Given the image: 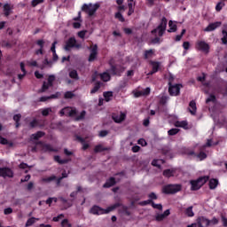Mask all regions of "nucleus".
Instances as JSON below:
<instances>
[{
    "mask_svg": "<svg viewBox=\"0 0 227 227\" xmlns=\"http://www.w3.org/2000/svg\"><path fill=\"white\" fill-rule=\"evenodd\" d=\"M212 146V139H207L206 145L202 146V148H207Z\"/></svg>",
    "mask_w": 227,
    "mask_h": 227,
    "instance_id": "680f3d73",
    "label": "nucleus"
},
{
    "mask_svg": "<svg viewBox=\"0 0 227 227\" xmlns=\"http://www.w3.org/2000/svg\"><path fill=\"white\" fill-rule=\"evenodd\" d=\"M125 118H127V114L125 113H121L113 116V120L115 121V123H121Z\"/></svg>",
    "mask_w": 227,
    "mask_h": 227,
    "instance_id": "dca6fc26",
    "label": "nucleus"
},
{
    "mask_svg": "<svg viewBox=\"0 0 227 227\" xmlns=\"http://www.w3.org/2000/svg\"><path fill=\"white\" fill-rule=\"evenodd\" d=\"M27 63H28L29 67H36L37 66L36 60L28 61Z\"/></svg>",
    "mask_w": 227,
    "mask_h": 227,
    "instance_id": "774afa93",
    "label": "nucleus"
},
{
    "mask_svg": "<svg viewBox=\"0 0 227 227\" xmlns=\"http://www.w3.org/2000/svg\"><path fill=\"white\" fill-rule=\"evenodd\" d=\"M210 179V176H204L201 177H199L197 180L191 181V185H192V191H198L203 187L208 182Z\"/></svg>",
    "mask_w": 227,
    "mask_h": 227,
    "instance_id": "7ed1b4c3",
    "label": "nucleus"
},
{
    "mask_svg": "<svg viewBox=\"0 0 227 227\" xmlns=\"http://www.w3.org/2000/svg\"><path fill=\"white\" fill-rule=\"evenodd\" d=\"M197 224L199 227H207L210 226V220L205 218V216H200L197 218Z\"/></svg>",
    "mask_w": 227,
    "mask_h": 227,
    "instance_id": "f8f14e48",
    "label": "nucleus"
},
{
    "mask_svg": "<svg viewBox=\"0 0 227 227\" xmlns=\"http://www.w3.org/2000/svg\"><path fill=\"white\" fill-rule=\"evenodd\" d=\"M189 155H194L196 157L197 160H205V158L207 157V153H200L198 155L194 153V152L189 153Z\"/></svg>",
    "mask_w": 227,
    "mask_h": 227,
    "instance_id": "412c9836",
    "label": "nucleus"
},
{
    "mask_svg": "<svg viewBox=\"0 0 227 227\" xmlns=\"http://www.w3.org/2000/svg\"><path fill=\"white\" fill-rule=\"evenodd\" d=\"M160 164H164L163 160H153L152 161V165L154 166L155 168H160Z\"/></svg>",
    "mask_w": 227,
    "mask_h": 227,
    "instance_id": "f704fd0d",
    "label": "nucleus"
},
{
    "mask_svg": "<svg viewBox=\"0 0 227 227\" xmlns=\"http://www.w3.org/2000/svg\"><path fill=\"white\" fill-rule=\"evenodd\" d=\"M151 65L153 67V70L148 73V75H153V74H157V72H159V68H160V62L151 61Z\"/></svg>",
    "mask_w": 227,
    "mask_h": 227,
    "instance_id": "2eb2a0df",
    "label": "nucleus"
},
{
    "mask_svg": "<svg viewBox=\"0 0 227 227\" xmlns=\"http://www.w3.org/2000/svg\"><path fill=\"white\" fill-rule=\"evenodd\" d=\"M168 26V20L163 17L161 19L160 24L158 26V27L152 31V33H157L158 36H162L164 35V31H166V27Z\"/></svg>",
    "mask_w": 227,
    "mask_h": 227,
    "instance_id": "39448f33",
    "label": "nucleus"
},
{
    "mask_svg": "<svg viewBox=\"0 0 227 227\" xmlns=\"http://www.w3.org/2000/svg\"><path fill=\"white\" fill-rule=\"evenodd\" d=\"M114 184H116V181L114 180V178H110L106 181V183L103 185V187H113V185H114Z\"/></svg>",
    "mask_w": 227,
    "mask_h": 227,
    "instance_id": "c85d7f7f",
    "label": "nucleus"
},
{
    "mask_svg": "<svg viewBox=\"0 0 227 227\" xmlns=\"http://www.w3.org/2000/svg\"><path fill=\"white\" fill-rule=\"evenodd\" d=\"M219 185V180L217 179H210L209 180V188L210 189H216Z\"/></svg>",
    "mask_w": 227,
    "mask_h": 227,
    "instance_id": "a878e982",
    "label": "nucleus"
},
{
    "mask_svg": "<svg viewBox=\"0 0 227 227\" xmlns=\"http://www.w3.org/2000/svg\"><path fill=\"white\" fill-rule=\"evenodd\" d=\"M61 227H72V223H70L68 219H64L61 222Z\"/></svg>",
    "mask_w": 227,
    "mask_h": 227,
    "instance_id": "ea45409f",
    "label": "nucleus"
},
{
    "mask_svg": "<svg viewBox=\"0 0 227 227\" xmlns=\"http://www.w3.org/2000/svg\"><path fill=\"white\" fill-rule=\"evenodd\" d=\"M74 47H75V49H81V44H77V40H75V37H71L67 40L65 50L70 51Z\"/></svg>",
    "mask_w": 227,
    "mask_h": 227,
    "instance_id": "1a4fd4ad",
    "label": "nucleus"
},
{
    "mask_svg": "<svg viewBox=\"0 0 227 227\" xmlns=\"http://www.w3.org/2000/svg\"><path fill=\"white\" fill-rule=\"evenodd\" d=\"M195 48L197 51H201V52H205V54H208L210 51V45L207 43L205 41H197L195 44Z\"/></svg>",
    "mask_w": 227,
    "mask_h": 227,
    "instance_id": "0eeeda50",
    "label": "nucleus"
},
{
    "mask_svg": "<svg viewBox=\"0 0 227 227\" xmlns=\"http://www.w3.org/2000/svg\"><path fill=\"white\" fill-rule=\"evenodd\" d=\"M180 132L178 129H171L168 131V136H176V133Z\"/></svg>",
    "mask_w": 227,
    "mask_h": 227,
    "instance_id": "79ce46f5",
    "label": "nucleus"
},
{
    "mask_svg": "<svg viewBox=\"0 0 227 227\" xmlns=\"http://www.w3.org/2000/svg\"><path fill=\"white\" fill-rule=\"evenodd\" d=\"M20 70L22 71V73L24 74V75H26L27 72H26V65H24V62H21L20 64Z\"/></svg>",
    "mask_w": 227,
    "mask_h": 227,
    "instance_id": "bf43d9fd",
    "label": "nucleus"
},
{
    "mask_svg": "<svg viewBox=\"0 0 227 227\" xmlns=\"http://www.w3.org/2000/svg\"><path fill=\"white\" fill-rule=\"evenodd\" d=\"M12 7L10 4H5L4 5V13L5 17H8L12 13Z\"/></svg>",
    "mask_w": 227,
    "mask_h": 227,
    "instance_id": "b1692460",
    "label": "nucleus"
},
{
    "mask_svg": "<svg viewBox=\"0 0 227 227\" xmlns=\"http://www.w3.org/2000/svg\"><path fill=\"white\" fill-rule=\"evenodd\" d=\"M223 37H222V42L226 45L227 43V32L226 30H223Z\"/></svg>",
    "mask_w": 227,
    "mask_h": 227,
    "instance_id": "09e8293b",
    "label": "nucleus"
},
{
    "mask_svg": "<svg viewBox=\"0 0 227 227\" xmlns=\"http://www.w3.org/2000/svg\"><path fill=\"white\" fill-rule=\"evenodd\" d=\"M174 125L180 129H187L189 124L187 123V121H176L174 122Z\"/></svg>",
    "mask_w": 227,
    "mask_h": 227,
    "instance_id": "aec40b11",
    "label": "nucleus"
},
{
    "mask_svg": "<svg viewBox=\"0 0 227 227\" xmlns=\"http://www.w3.org/2000/svg\"><path fill=\"white\" fill-rule=\"evenodd\" d=\"M55 178H56V176H51L50 177H45L41 179V182L43 184H51V182H52Z\"/></svg>",
    "mask_w": 227,
    "mask_h": 227,
    "instance_id": "473e14b6",
    "label": "nucleus"
},
{
    "mask_svg": "<svg viewBox=\"0 0 227 227\" xmlns=\"http://www.w3.org/2000/svg\"><path fill=\"white\" fill-rule=\"evenodd\" d=\"M98 90H100V85H96L91 90L90 93H97V91H98Z\"/></svg>",
    "mask_w": 227,
    "mask_h": 227,
    "instance_id": "0e129e2a",
    "label": "nucleus"
},
{
    "mask_svg": "<svg viewBox=\"0 0 227 227\" xmlns=\"http://www.w3.org/2000/svg\"><path fill=\"white\" fill-rule=\"evenodd\" d=\"M215 224H219V219L213 217L212 220H209V226H215Z\"/></svg>",
    "mask_w": 227,
    "mask_h": 227,
    "instance_id": "c03bdc74",
    "label": "nucleus"
},
{
    "mask_svg": "<svg viewBox=\"0 0 227 227\" xmlns=\"http://www.w3.org/2000/svg\"><path fill=\"white\" fill-rule=\"evenodd\" d=\"M128 8H129L128 15L129 17H130V15L134 13V8H136V0H128Z\"/></svg>",
    "mask_w": 227,
    "mask_h": 227,
    "instance_id": "f3484780",
    "label": "nucleus"
},
{
    "mask_svg": "<svg viewBox=\"0 0 227 227\" xmlns=\"http://www.w3.org/2000/svg\"><path fill=\"white\" fill-rule=\"evenodd\" d=\"M65 98H74L75 97V94L72 91H67L64 95Z\"/></svg>",
    "mask_w": 227,
    "mask_h": 227,
    "instance_id": "49530a36",
    "label": "nucleus"
},
{
    "mask_svg": "<svg viewBox=\"0 0 227 227\" xmlns=\"http://www.w3.org/2000/svg\"><path fill=\"white\" fill-rule=\"evenodd\" d=\"M175 175V170L166 169L163 171V176L166 178H171Z\"/></svg>",
    "mask_w": 227,
    "mask_h": 227,
    "instance_id": "cd10ccee",
    "label": "nucleus"
},
{
    "mask_svg": "<svg viewBox=\"0 0 227 227\" xmlns=\"http://www.w3.org/2000/svg\"><path fill=\"white\" fill-rule=\"evenodd\" d=\"M115 19H118L121 22H125V18H123V15L120 12L115 13Z\"/></svg>",
    "mask_w": 227,
    "mask_h": 227,
    "instance_id": "37998d69",
    "label": "nucleus"
},
{
    "mask_svg": "<svg viewBox=\"0 0 227 227\" xmlns=\"http://www.w3.org/2000/svg\"><path fill=\"white\" fill-rule=\"evenodd\" d=\"M77 116V110L74 107L67 106L60 111L61 116Z\"/></svg>",
    "mask_w": 227,
    "mask_h": 227,
    "instance_id": "6e6552de",
    "label": "nucleus"
},
{
    "mask_svg": "<svg viewBox=\"0 0 227 227\" xmlns=\"http://www.w3.org/2000/svg\"><path fill=\"white\" fill-rule=\"evenodd\" d=\"M223 8H224V3L219 2L216 4V5H215L216 12H221L223 10Z\"/></svg>",
    "mask_w": 227,
    "mask_h": 227,
    "instance_id": "a19ab883",
    "label": "nucleus"
},
{
    "mask_svg": "<svg viewBox=\"0 0 227 227\" xmlns=\"http://www.w3.org/2000/svg\"><path fill=\"white\" fill-rule=\"evenodd\" d=\"M20 118H22V115H20V114H18L14 115V117H13L14 121H16L17 128H19V121H20Z\"/></svg>",
    "mask_w": 227,
    "mask_h": 227,
    "instance_id": "a18cd8bd",
    "label": "nucleus"
},
{
    "mask_svg": "<svg viewBox=\"0 0 227 227\" xmlns=\"http://www.w3.org/2000/svg\"><path fill=\"white\" fill-rule=\"evenodd\" d=\"M86 116V112L82 111L80 114V116L76 117L75 120L76 121H79V120H84V117Z\"/></svg>",
    "mask_w": 227,
    "mask_h": 227,
    "instance_id": "864d4df0",
    "label": "nucleus"
},
{
    "mask_svg": "<svg viewBox=\"0 0 227 227\" xmlns=\"http://www.w3.org/2000/svg\"><path fill=\"white\" fill-rule=\"evenodd\" d=\"M219 26H221V22L219 21L215 23H210L206 28H204V31L206 33H209L210 31H215V29L219 27Z\"/></svg>",
    "mask_w": 227,
    "mask_h": 227,
    "instance_id": "4468645a",
    "label": "nucleus"
},
{
    "mask_svg": "<svg viewBox=\"0 0 227 227\" xmlns=\"http://www.w3.org/2000/svg\"><path fill=\"white\" fill-rule=\"evenodd\" d=\"M223 226L227 227V218L226 216H222Z\"/></svg>",
    "mask_w": 227,
    "mask_h": 227,
    "instance_id": "69168bd1",
    "label": "nucleus"
},
{
    "mask_svg": "<svg viewBox=\"0 0 227 227\" xmlns=\"http://www.w3.org/2000/svg\"><path fill=\"white\" fill-rule=\"evenodd\" d=\"M169 28L168 29V33H176V23L173 20H169L168 22Z\"/></svg>",
    "mask_w": 227,
    "mask_h": 227,
    "instance_id": "5701e85b",
    "label": "nucleus"
},
{
    "mask_svg": "<svg viewBox=\"0 0 227 227\" xmlns=\"http://www.w3.org/2000/svg\"><path fill=\"white\" fill-rule=\"evenodd\" d=\"M59 97V92H57L56 94H53L50 97H41L40 102H47V100H51V98H58Z\"/></svg>",
    "mask_w": 227,
    "mask_h": 227,
    "instance_id": "393cba45",
    "label": "nucleus"
},
{
    "mask_svg": "<svg viewBox=\"0 0 227 227\" xmlns=\"http://www.w3.org/2000/svg\"><path fill=\"white\" fill-rule=\"evenodd\" d=\"M118 207H120V203L114 204L106 209L98 206H94L90 209V214H93V215H102L104 214H109L110 212H113V210H116Z\"/></svg>",
    "mask_w": 227,
    "mask_h": 227,
    "instance_id": "f257e3e1",
    "label": "nucleus"
},
{
    "mask_svg": "<svg viewBox=\"0 0 227 227\" xmlns=\"http://www.w3.org/2000/svg\"><path fill=\"white\" fill-rule=\"evenodd\" d=\"M100 79L105 82H107V81H111V74H109L107 72H105L100 74Z\"/></svg>",
    "mask_w": 227,
    "mask_h": 227,
    "instance_id": "bb28decb",
    "label": "nucleus"
},
{
    "mask_svg": "<svg viewBox=\"0 0 227 227\" xmlns=\"http://www.w3.org/2000/svg\"><path fill=\"white\" fill-rule=\"evenodd\" d=\"M90 51L88 61L92 62L97 59V55L98 54V46L94 44L92 48H89Z\"/></svg>",
    "mask_w": 227,
    "mask_h": 227,
    "instance_id": "9b49d317",
    "label": "nucleus"
},
{
    "mask_svg": "<svg viewBox=\"0 0 227 227\" xmlns=\"http://www.w3.org/2000/svg\"><path fill=\"white\" fill-rule=\"evenodd\" d=\"M12 212H13V209H12V207H7V208H5V209L4 210V214L5 215H8L12 214Z\"/></svg>",
    "mask_w": 227,
    "mask_h": 227,
    "instance_id": "052dcab7",
    "label": "nucleus"
},
{
    "mask_svg": "<svg viewBox=\"0 0 227 227\" xmlns=\"http://www.w3.org/2000/svg\"><path fill=\"white\" fill-rule=\"evenodd\" d=\"M55 80H56V76H54V74L50 75L48 77V83L44 82L42 86V89L39 91L41 93L47 91V89L51 88V86H52V82H54Z\"/></svg>",
    "mask_w": 227,
    "mask_h": 227,
    "instance_id": "9d476101",
    "label": "nucleus"
},
{
    "mask_svg": "<svg viewBox=\"0 0 227 227\" xmlns=\"http://www.w3.org/2000/svg\"><path fill=\"white\" fill-rule=\"evenodd\" d=\"M138 145H141V146H146L147 143H146V140H145V138H140L138 141H137Z\"/></svg>",
    "mask_w": 227,
    "mask_h": 227,
    "instance_id": "6e6d98bb",
    "label": "nucleus"
},
{
    "mask_svg": "<svg viewBox=\"0 0 227 227\" xmlns=\"http://www.w3.org/2000/svg\"><path fill=\"white\" fill-rule=\"evenodd\" d=\"M0 144L1 145H8V139H6L3 137H0Z\"/></svg>",
    "mask_w": 227,
    "mask_h": 227,
    "instance_id": "e2e57ef3",
    "label": "nucleus"
},
{
    "mask_svg": "<svg viewBox=\"0 0 227 227\" xmlns=\"http://www.w3.org/2000/svg\"><path fill=\"white\" fill-rule=\"evenodd\" d=\"M182 191V185L180 184H168L163 186L162 192L164 194H176Z\"/></svg>",
    "mask_w": 227,
    "mask_h": 227,
    "instance_id": "20e7f679",
    "label": "nucleus"
},
{
    "mask_svg": "<svg viewBox=\"0 0 227 227\" xmlns=\"http://www.w3.org/2000/svg\"><path fill=\"white\" fill-rule=\"evenodd\" d=\"M73 20H74L73 23V27H74V29H79L81 27V24H82V20H81V12H79L78 17L74 18Z\"/></svg>",
    "mask_w": 227,
    "mask_h": 227,
    "instance_id": "a211bd4d",
    "label": "nucleus"
},
{
    "mask_svg": "<svg viewBox=\"0 0 227 227\" xmlns=\"http://www.w3.org/2000/svg\"><path fill=\"white\" fill-rule=\"evenodd\" d=\"M42 3H43V0H32L31 5L35 8L38 4H42Z\"/></svg>",
    "mask_w": 227,
    "mask_h": 227,
    "instance_id": "de8ad7c7",
    "label": "nucleus"
},
{
    "mask_svg": "<svg viewBox=\"0 0 227 227\" xmlns=\"http://www.w3.org/2000/svg\"><path fill=\"white\" fill-rule=\"evenodd\" d=\"M100 8V4H84L82 6V12L87 13L89 17H92L95 13H97V10Z\"/></svg>",
    "mask_w": 227,
    "mask_h": 227,
    "instance_id": "f03ea898",
    "label": "nucleus"
},
{
    "mask_svg": "<svg viewBox=\"0 0 227 227\" xmlns=\"http://www.w3.org/2000/svg\"><path fill=\"white\" fill-rule=\"evenodd\" d=\"M106 102H109L113 98V91H107L104 93Z\"/></svg>",
    "mask_w": 227,
    "mask_h": 227,
    "instance_id": "72a5a7b5",
    "label": "nucleus"
},
{
    "mask_svg": "<svg viewBox=\"0 0 227 227\" xmlns=\"http://www.w3.org/2000/svg\"><path fill=\"white\" fill-rule=\"evenodd\" d=\"M51 112H52V109L44 108V109L42 110V114H43V116H48V114Z\"/></svg>",
    "mask_w": 227,
    "mask_h": 227,
    "instance_id": "8fccbe9b",
    "label": "nucleus"
},
{
    "mask_svg": "<svg viewBox=\"0 0 227 227\" xmlns=\"http://www.w3.org/2000/svg\"><path fill=\"white\" fill-rule=\"evenodd\" d=\"M141 150V147L139 145H134L132 147V153H137V152H139Z\"/></svg>",
    "mask_w": 227,
    "mask_h": 227,
    "instance_id": "13d9d810",
    "label": "nucleus"
},
{
    "mask_svg": "<svg viewBox=\"0 0 227 227\" xmlns=\"http://www.w3.org/2000/svg\"><path fill=\"white\" fill-rule=\"evenodd\" d=\"M69 77H71V79H79V74H77V71L73 70L71 72H69Z\"/></svg>",
    "mask_w": 227,
    "mask_h": 227,
    "instance_id": "58836bf2",
    "label": "nucleus"
},
{
    "mask_svg": "<svg viewBox=\"0 0 227 227\" xmlns=\"http://www.w3.org/2000/svg\"><path fill=\"white\" fill-rule=\"evenodd\" d=\"M54 160H56V162H59V164H66L67 162V160H61L59 156H55Z\"/></svg>",
    "mask_w": 227,
    "mask_h": 227,
    "instance_id": "3c124183",
    "label": "nucleus"
},
{
    "mask_svg": "<svg viewBox=\"0 0 227 227\" xmlns=\"http://www.w3.org/2000/svg\"><path fill=\"white\" fill-rule=\"evenodd\" d=\"M43 136H44L43 132L39 131V132H37L35 134H33L31 138L32 139H40V137H43Z\"/></svg>",
    "mask_w": 227,
    "mask_h": 227,
    "instance_id": "4c0bfd02",
    "label": "nucleus"
},
{
    "mask_svg": "<svg viewBox=\"0 0 227 227\" xmlns=\"http://www.w3.org/2000/svg\"><path fill=\"white\" fill-rule=\"evenodd\" d=\"M168 86V93L171 95V97H178L180 95V90H182V84H171V82H169Z\"/></svg>",
    "mask_w": 227,
    "mask_h": 227,
    "instance_id": "423d86ee",
    "label": "nucleus"
},
{
    "mask_svg": "<svg viewBox=\"0 0 227 227\" xmlns=\"http://www.w3.org/2000/svg\"><path fill=\"white\" fill-rule=\"evenodd\" d=\"M154 54L153 50H148L145 52V59H150V58H153Z\"/></svg>",
    "mask_w": 227,
    "mask_h": 227,
    "instance_id": "c9c22d12",
    "label": "nucleus"
},
{
    "mask_svg": "<svg viewBox=\"0 0 227 227\" xmlns=\"http://www.w3.org/2000/svg\"><path fill=\"white\" fill-rule=\"evenodd\" d=\"M0 176H3L4 178H6V176L12 178L13 176V171L7 168H0Z\"/></svg>",
    "mask_w": 227,
    "mask_h": 227,
    "instance_id": "ddd939ff",
    "label": "nucleus"
},
{
    "mask_svg": "<svg viewBox=\"0 0 227 227\" xmlns=\"http://www.w3.org/2000/svg\"><path fill=\"white\" fill-rule=\"evenodd\" d=\"M169 214H170L169 209H167L163 214L156 215L155 220L159 222L164 221V219L167 218L168 215H169Z\"/></svg>",
    "mask_w": 227,
    "mask_h": 227,
    "instance_id": "6ab92c4d",
    "label": "nucleus"
},
{
    "mask_svg": "<svg viewBox=\"0 0 227 227\" xmlns=\"http://www.w3.org/2000/svg\"><path fill=\"white\" fill-rule=\"evenodd\" d=\"M153 208H156L157 210H162V204H155L154 202L152 203Z\"/></svg>",
    "mask_w": 227,
    "mask_h": 227,
    "instance_id": "603ef678",
    "label": "nucleus"
},
{
    "mask_svg": "<svg viewBox=\"0 0 227 227\" xmlns=\"http://www.w3.org/2000/svg\"><path fill=\"white\" fill-rule=\"evenodd\" d=\"M39 220H40L39 218H35V217L29 218L26 223V227L33 226V224H35V223H36V221H39Z\"/></svg>",
    "mask_w": 227,
    "mask_h": 227,
    "instance_id": "7c9ffc66",
    "label": "nucleus"
},
{
    "mask_svg": "<svg viewBox=\"0 0 227 227\" xmlns=\"http://www.w3.org/2000/svg\"><path fill=\"white\" fill-rule=\"evenodd\" d=\"M106 150H109V148H106L104 146H102L101 145H96L94 152L96 153H98L100 152H106Z\"/></svg>",
    "mask_w": 227,
    "mask_h": 227,
    "instance_id": "2f4dec72",
    "label": "nucleus"
},
{
    "mask_svg": "<svg viewBox=\"0 0 227 227\" xmlns=\"http://www.w3.org/2000/svg\"><path fill=\"white\" fill-rule=\"evenodd\" d=\"M183 47L184 51H189V48L191 47V43L189 42H184L183 43Z\"/></svg>",
    "mask_w": 227,
    "mask_h": 227,
    "instance_id": "4d7b16f0",
    "label": "nucleus"
},
{
    "mask_svg": "<svg viewBox=\"0 0 227 227\" xmlns=\"http://www.w3.org/2000/svg\"><path fill=\"white\" fill-rule=\"evenodd\" d=\"M197 107H196V101L192 100L189 104V112L191 114H196Z\"/></svg>",
    "mask_w": 227,
    "mask_h": 227,
    "instance_id": "4be33fe9",
    "label": "nucleus"
},
{
    "mask_svg": "<svg viewBox=\"0 0 227 227\" xmlns=\"http://www.w3.org/2000/svg\"><path fill=\"white\" fill-rule=\"evenodd\" d=\"M88 33V30H82V31H79L77 33V35L79 36V38H81L82 40H84V38H86V35Z\"/></svg>",
    "mask_w": 227,
    "mask_h": 227,
    "instance_id": "e433bc0d",
    "label": "nucleus"
},
{
    "mask_svg": "<svg viewBox=\"0 0 227 227\" xmlns=\"http://www.w3.org/2000/svg\"><path fill=\"white\" fill-rule=\"evenodd\" d=\"M185 215L187 217H194V211H192V206L187 207L184 211Z\"/></svg>",
    "mask_w": 227,
    "mask_h": 227,
    "instance_id": "c756f323",
    "label": "nucleus"
},
{
    "mask_svg": "<svg viewBox=\"0 0 227 227\" xmlns=\"http://www.w3.org/2000/svg\"><path fill=\"white\" fill-rule=\"evenodd\" d=\"M142 94L145 95H150V88H146L145 90H142Z\"/></svg>",
    "mask_w": 227,
    "mask_h": 227,
    "instance_id": "338daca9",
    "label": "nucleus"
},
{
    "mask_svg": "<svg viewBox=\"0 0 227 227\" xmlns=\"http://www.w3.org/2000/svg\"><path fill=\"white\" fill-rule=\"evenodd\" d=\"M209 102H215V96L211 95L208 98L206 99V103L208 104Z\"/></svg>",
    "mask_w": 227,
    "mask_h": 227,
    "instance_id": "5fc2aeb1",
    "label": "nucleus"
}]
</instances>
